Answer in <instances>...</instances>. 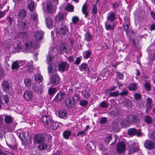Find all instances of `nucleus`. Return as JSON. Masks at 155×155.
Listing matches in <instances>:
<instances>
[{
    "label": "nucleus",
    "instance_id": "44",
    "mask_svg": "<svg viewBox=\"0 0 155 155\" xmlns=\"http://www.w3.org/2000/svg\"><path fill=\"white\" fill-rule=\"evenodd\" d=\"M53 59L54 58L52 56H51L49 54H48V56L47 60L48 63L49 65L51 64V63L53 61Z\"/></svg>",
    "mask_w": 155,
    "mask_h": 155
},
{
    "label": "nucleus",
    "instance_id": "56",
    "mask_svg": "<svg viewBox=\"0 0 155 155\" xmlns=\"http://www.w3.org/2000/svg\"><path fill=\"white\" fill-rule=\"evenodd\" d=\"M119 2H115L113 4V7L114 10L115 11L119 8Z\"/></svg>",
    "mask_w": 155,
    "mask_h": 155
},
{
    "label": "nucleus",
    "instance_id": "59",
    "mask_svg": "<svg viewBox=\"0 0 155 155\" xmlns=\"http://www.w3.org/2000/svg\"><path fill=\"white\" fill-rule=\"evenodd\" d=\"M88 103V102L87 101L83 100L80 101L79 104L81 106H86L87 105Z\"/></svg>",
    "mask_w": 155,
    "mask_h": 155
},
{
    "label": "nucleus",
    "instance_id": "50",
    "mask_svg": "<svg viewBox=\"0 0 155 155\" xmlns=\"http://www.w3.org/2000/svg\"><path fill=\"white\" fill-rule=\"evenodd\" d=\"M30 18L33 21H37L38 19V15L36 13H32L31 14L30 16Z\"/></svg>",
    "mask_w": 155,
    "mask_h": 155
},
{
    "label": "nucleus",
    "instance_id": "40",
    "mask_svg": "<svg viewBox=\"0 0 155 155\" xmlns=\"http://www.w3.org/2000/svg\"><path fill=\"white\" fill-rule=\"evenodd\" d=\"M144 120L145 121L147 124L151 123L153 121L152 119L150 116L148 115L145 116L144 117Z\"/></svg>",
    "mask_w": 155,
    "mask_h": 155
},
{
    "label": "nucleus",
    "instance_id": "28",
    "mask_svg": "<svg viewBox=\"0 0 155 155\" xmlns=\"http://www.w3.org/2000/svg\"><path fill=\"white\" fill-rule=\"evenodd\" d=\"M112 129L114 132H118L120 129L119 124L115 122L114 123L112 124Z\"/></svg>",
    "mask_w": 155,
    "mask_h": 155
},
{
    "label": "nucleus",
    "instance_id": "41",
    "mask_svg": "<svg viewBox=\"0 0 155 155\" xmlns=\"http://www.w3.org/2000/svg\"><path fill=\"white\" fill-rule=\"evenodd\" d=\"M38 146V149L40 150H43L46 149L48 147L47 143H42Z\"/></svg>",
    "mask_w": 155,
    "mask_h": 155
},
{
    "label": "nucleus",
    "instance_id": "20",
    "mask_svg": "<svg viewBox=\"0 0 155 155\" xmlns=\"http://www.w3.org/2000/svg\"><path fill=\"white\" fill-rule=\"evenodd\" d=\"M24 48L26 50L31 49L32 47L33 44L31 41H28L25 42Z\"/></svg>",
    "mask_w": 155,
    "mask_h": 155
},
{
    "label": "nucleus",
    "instance_id": "1",
    "mask_svg": "<svg viewBox=\"0 0 155 155\" xmlns=\"http://www.w3.org/2000/svg\"><path fill=\"white\" fill-rule=\"evenodd\" d=\"M126 120L123 121L125 126H127L131 124H134L137 121V116L135 115H130L126 118Z\"/></svg>",
    "mask_w": 155,
    "mask_h": 155
},
{
    "label": "nucleus",
    "instance_id": "51",
    "mask_svg": "<svg viewBox=\"0 0 155 155\" xmlns=\"http://www.w3.org/2000/svg\"><path fill=\"white\" fill-rule=\"evenodd\" d=\"M100 106L101 107L103 108H107L109 106L107 104L105 101H104L101 102L100 104Z\"/></svg>",
    "mask_w": 155,
    "mask_h": 155
},
{
    "label": "nucleus",
    "instance_id": "11",
    "mask_svg": "<svg viewBox=\"0 0 155 155\" xmlns=\"http://www.w3.org/2000/svg\"><path fill=\"white\" fill-rule=\"evenodd\" d=\"M23 97L24 98L28 101H31L33 98L32 93L29 91H25L23 94Z\"/></svg>",
    "mask_w": 155,
    "mask_h": 155
},
{
    "label": "nucleus",
    "instance_id": "62",
    "mask_svg": "<svg viewBox=\"0 0 155 155\" xmlns=\"http://www.w3.org/2000/svg\"><path fill=\"white\" fill-rule=\"evenodd\" d=\"M26 70L29 72H31L33 71V67L31 65L28 64L26 67Z\"/></svg>",
    "mask_w": 155,
    "mask_h": 155
},
{
    "label": "nucleus",
    "instance_id": "48",
    "mask_svg": "<svg viewBox=\"0 0 155 155\" xmlns=\"http://www.w3.org/2000/svg\"><path fill=\"white\" fill-rule=\"evenodd\" d=\"M124 105L128 108L131 107L132 106L131 101L129 100L126 101L124 103Z\"/></svg>",
    "mask_w": 155,
    "mask_h": 155
},
{
    "label": "nucleus",
    "instance_id": "46",
    "mask_svg": "<svg viewBox=\"0 0 155 155\" xmlns=\"http://www.w3.org/2000/svg\"><path fill=\"white\" fill-rule=\"evenodd\" d=\"M18 62V61H15L12 64V70L17 69L18 68L19 65Z\"/></svg>",
    "mask_w": 155,
    "mask_h": 155
},
{
    "label": "nucleus",
    "instance_id": "37",
    "mask_svg": "<svg viewBox=\"0 0 155 155\" xmlns=\"http://www.w3.org/2000/svg\"><path fill=\"white\" fill-rule=\"evenodd\" d=\"M87 7L86 3L84 4L82 7V12L85 15V17H87L88 15L87 12Z\"/></svg>",
    "mask_w": 155,
    "mask_h": 155
},
{
    "label": "nucleus",
    "instance_id": "9",
    "mask_svg": "<svg viewBox=\"0 0 155 155\" xmlns=\"http://www.w3.org/2000/svg\"><path fill=\"white\" fill-rule=\"evenodd\" d=\"M69 67V64L66 62H61L58 64V70L64 71H67Z\"/></svg>",
    "mask_w": 155,
    "mask_h": 155
},
{
    "label": "nucleus",
    "instance_id": "12",
    "mask_svg": "<svg viewBox=\"0 0 155 155\" xmlns=\"http://www.w3.org/2000/svg\"><path fill=\"white\" fill-rule=\"evenodd\" d=\"M60 82V79L59 76L57 75H53L50 78V82L53 85L58 84Z\"/></svg>",
    "mask_w": 155,
    "mask_h": 155
},
{
    "label": "nucleus",
    "instance_id": "22",
    "mask_svg": "<svg viewBox=\"0 0 155 155\" xmlns=\"http://www.w3.org/2000/svg\"><path fill=\"white\" fill-rule=\"evenodd\" d=\"M48 72L50 75L56 72V68L55 65H50L48 67Z\"/></svg>",
    "mask_w": 155,
    "mask_h": 155
},
{
    "label": "nucleus",
    "instance_id": "32",
    "mask_svg": "<svg viewBox=\"0 0 155 155\" xmlns=\"http://www.w3.org/2000/svg\"><path fill=\"white\" fill-rule=\"evenodd\" d=\"M0 100L2 104H3L2 101H5V104L7 103L9 101V97L8 96L7 94H5L4 95H2V96L1 98L0 99Z\"/></svg>",
    "mask_w": 155,
    "mask_h": 155
},
{
    "label": "nucleus",
    "instance_id": "42",
    "mask_svg": "<svg viewBox=\"0 0 155 155\" xmlns=\"http://www.w3.org/2000/svg\"><path fill=\"white\" fill-rule=\"evenodd\" d=\"M74 8V6L69 3H68L67 5L65 7V8L67 11L70 12L73 11Z\"/></svg>",
    "mask_w": 155,
    "mask_h": 155
},
{
    "label": "nucleus",
    "instance_id": "55",
    "mask_svg": "<svg viewBox=\"0 0 155 155\" xmlns=\"http://www.w3.org/2000/svg\"><path fill=\"white\" fill-rule=\"evenodd\" d=\"M144 87L147 91H150L151 86L149 83L148 82L146 83L144 85Z\"/></svg>",
    "mask_w": 155,
    "mask_h": 155
},
{
    "label": "nucleus",
    "instance_id": "30",
    "mask_svg": "<svg viewBox=\"0 0 155 155\" xmlns=\"http://www.w3.org/2000/svg\"><path fill=\"white\" fill-rule=\"evenodd\" d=\"M50 127L51 129L53 130H56L59 126L58 123L56 122H52L50 123Z\"/></svg>",
    "mask_w": 155,
    "mask_h": 155
},
{
    "label": "nucleus",
    "instance_id": "49",
    "mask_svg": "<svg viewBox=\"0 0 155 155\" xmlns=\"http://www.w3.org/2000/svg\"><path fill=\"white\" fill-rule=\"evenodd\" d=\"M6 130L10 132H12L15 129V127L13 126L7 125L5 128Z\"/></svg>",
    "mask_w": 155,
    "mask_h": 155
},
{
    "label": "nucleus",
    "instance_id": "33",
    "mask_svg": "<svg viewBox=\"0 0 155 155\" xmlns=\"http://www.w3.org/2000/svg\"><path fill=\"white\" fill-rule=\"evenodd\" d=\"M45 20L47 27L49 28H50L53 24V20L49 18H46Z\"/></svg>",
    "mask_w": 155,
    "mask_h": 155
},
{
    "label": "nucleus",
    "instance_id": "24",
    "mask_svg": "<svg viewBox=\"0 0 155 155\" xmlns=\"http://www.w3.org/2000/svg\"><path fill=\"white\" fill-rule=\"evenodd\" d=\"M43 36V33L41 31H37L35 32V37L37 40L41 39Z\"/></svg>",
    "mask_w": 155,
    "mask_h": 155
},
{
    "label": "nucleus",
    "instance_id": "4",
    "mask_svg": "<svg viewBox=\"0 0 155 155\" xmlns=\"http://www.w3.org/2000/svg\"><path fill=\"white\" fill-rule=\"evenodd\" d=\"M33 140L34 143L39 144L45 141V138L43 135L38 134L35 135Z\"/></svg>",
    "mask_w": 155,
    "mask_h": 155
},
{
    "label": "nucleus",
    "instance_id": "29",
    "mask_svg": "<svg viewBox=\"0 0 155 155\" xmlns=\"http://www.w3.org/2000/svg\"><path fill=\"white\" fill-rule=\"evenodd\" d=\"M19 37L23 41H25L27 38L28 35L26 32H20L19 34Z\"/></svg>",
    "mask_w": 155,
    "mask_h": 155
},
{
    "label": "nucleus",
    "instance_id": "14",
    "mask_svg": "<svg viewBox=\"0 0 155 155\" xmlns=\"http://www.w3.org/2000/svg\"><path fill=\"white\" fill-rule=\"evenodd\" d=\"M32 88L34 92L40 94L43 91V87L39 84H34L32 86Z\"/></svg>",
    "mask_w": 155,
    "mask_h": 155
},
{
    "label": "nucleus",
    "instance_id": "21",
    "mask_svg": "<svg viewBox=\"0 0 155 155\" xmlns=\"http://www.w3.org/2000/svg\"><path fill=\"white\" fill-rule=\"evenodd\" d=\"M64 15L61 13H59L55 17V19L56 22H58L59 24L60 21L63 20L64 18Z\"/></svg>",
    "mask_w": 155,
    "mask_h": 155
},
{
    "label": "nucleus",
    "instance_id": "39",
    "mask_svg": "<svg viewBox=\"0 0 155 155\" xmlns=\"http://www.w3.org/2000/svg\"><path fill=\"white\" fill-rule=\"evenodd\" d=\"M67 115V113H66V111L63 110H61L58 111V117L61 118H63Z\"/></svg>",
    "mask_w": 155,
    "mask_h": 155
},
{
    "label": "nucleus",
    "instance_id": "53",
    "mask_svg": "<svg viewBox=\"0 0 155 155\" xmlns=\"http://www.w3.org/2000/svg\"><path fill=\"white\" fill-rule=\"evenodd\" d=\"M5 132L3 130H0V140H2L5 138Z\"/></svg>",
    "mask_w": 155,
    "mask_h": 155
},
{
    "label": "nucleus",
    "instance_id": "25",
    "mask_svg": "<svg viewBox=\"0 0 155 155\" xmlns=\"http://www.w3.org/2000/svg\"><path fill=\"white\" fill-rule=\"evenodd\" d=\"M28 7L30 11L33 12L35 8L34 1L32 0L29 1L28 4Z\"/></svg>",
    "mask_w": 155,
    "mask_h": 155
},
{
    "label": "nucleus",
    "instance_id": "6",
    "mask_svg": "<svg viewBox=\"0 0 155 155\" xmlns=\"http://www.w3.org/2000/svg\"><path fill=\"white\" fill-rule=\"evenodd\" d=\"M41 120L44 124L45 126L47 128H48V124L51 122V117L49 115L43 116L41 118Z\"/></svg>",
    "mask_w": 155,
    "mask_h": 155
},
{
    "label": "nucleus",
    "instance_id": "45",
    "mask_svg": "<svg viewBox=\"0 0 155 155\" xmlns=\"http://www.w3.org/2000/svg\"><path fill=\"white\" fill-rule=\"evenodd\" d=\"M25 84L27 87L31 86V79L30 78H25L24 80Z\"/></svg>",
    "mask_w": 155,
    "mask_h": 155
},
{
    "label": "nucleus",
    "instance_id": "23",
    "mask_svg": "<svg viewBox=\"0 0 155 155\" xmlns=\"http://www.w3.org/2000/svg\"><path fill=\"white\" fill-rule=\"evenodd\" d=\"M59 32L60 33L63 35H65L68 32V30L66 27V26L64 25H62L59 28Z\"/></svg>",
    "mask_w": 155,
    "mask_h": 155
},
{
    "label": "nucleus",
    "instance_id": "13",
    "mask_svg": "<svg viewBox=\"0 0 155 155\" xmlns=\"http://www.w3.org/2000/svg\"><path fill=\"white\" fill-rule=\"evenodd\" d=\"M73 100L74 98L73 97L67 98L65 101L66 107L69 108H71L73 107L74 106Z\"/></svg>",
    "mask_w": 155,
    "mask_h": 155
},
{
    "label": "nucleus",
    "instance_id": "26",
    "mask_svg": "<svg viewBox=\"0 0 155 155\" xmlns=\"http://www.w3.org/2000/svg\"><path fill=\"white\" fill-rule=\"evenodd\" d=\"M115 16L114 13L111 12L108 13L107 17V20L111 21H113L115 20Z\"/></svg>",
    "mask_w": 155,
    "mask_h": 155
},
{
    "label": "nucleus",
    "instance_id": "52",
    "mask_svg": "<svg viewBox=\"0 0 155 155\" xmlns=\"http://www.w3.org/2000/svg\"><path fill=\"white\" fill-rule=\"evenodd\" d=\"M87 67V64L83 63L81 64L79 67V69L81 71H85Z\"/></svg>",
    "mask_w": 155,
    "mask_h": 155
},
{
    "label": "nucleus",
    "instance_id": "58",
    "mask_svg": "<svg viewBox=\"0 0 155 155\" xmlns=\"http://www.w3.org/2000/svg\"><path fill=\"white\" fill-rule=\"evenodd\" d=\"M134 97L135 99L138 100L141 98V95L140 94L136 93L134 94Z\"/></svg>",
    "mask_w": 155,
    "mask_h": 155
},
{
    "label": "nucleus",
    "instance_id": "57",
    "mask_svg": "<svg viewBox=\"0 0 155 155\" xmlns=\"http://www.w3.org/2000/svg\"><path fill=\"white\" fill-rule=\"evenodd\" d=\"M97 6L96 5H94L91 11V12L92 14L95 15L97 13Z\"/></svg>",
    "mask_w": 155,
    "mask_h": 155
},
{
    "label": "nucleus",
    "instance_id": "47",
    "mask_svg": "<svg viewBox=\"0 0 155 155\" xmlns=\"http://www.w3.org/2000/svg\"><path fill=\"white\" fill-rule=\"evenodd\" d=\"M5 121L6 124H10L12 122V119L11 117L7 116L5 117Z\"/></svg>",
    "mask_w": 155,
    "mask_h": 155
},
{
    "label": "nucleus",
    "instance_id": "17",
    "mask_svg": "<svg viewBox=\"0 0 155 155\" xmlns=\"http://www.w3.org/2000/svg\"><path fill=\"white\" fill-rule=\"evenodd\" d=\"M66 97L65 94L63 92L61 91L58 93L55 96L54 100L56 101H61Z\"/></svg>",
    "mask_w": 155,
    "mask_h": 155
},
{
    "label": "nucleus",
    "instance_id": "16",
    "mask_svg": "<svg viewBox=\"0 0 155 155\" xmlns=\"http://www.w3.org/2000/svg\"><path fill=\"white\" fill-rule=\"evenodd\" d=\"M153 103V100L150 98H148L146 99V112H148L150 111L152 108L151 104Z\"/></svg>",
    "mask_w": 155,
    "mask_h": 155
},
{
    "label": "nucleus",
    "instance_id": "64",
    "mask_svg": "<svg viewBox=\"0 0 155 155\" xmlns=\"http://www.w3.org/2000/svg\"><path fill=\"white\" fill-rule=\"evenodd\" d=\"M151 138L155 141V130H153L151 133Z\"/></svg>",
    "mask_w": 155,
    "mask_h": 155
},
{
    "label": "nucleus",
    "instance_id": "38",
    "mask_svg": "<svg viewBox=\"0 0 155 155\" xmlns=\"http://www.w3.org/2000/svg\"><path fill=\"white\" fill-rule=\"evenodd\" d=\"M22 48L21 43L19 41H17L16 42V45L15 46V51L17 52H18Z\"/></svg>",
    "mask_w": 155,
    "mask_h": 155
},
{
    "label": "nucleus",
    "instance_id": "31",
    "mask_svg": "<svg viewBox=\"0 0 155 155\" xmlns=\"http://www.w3.org/2000/svg\"><path fill=\"white\" fill-rule=\"evenodd\" d=\"M26 15V11L24 9H22L19 12L18 16L20 18H24Z\"/></svg>",
    "mask_w": 155,
    "mask_h": 155
},
{
    "label": "nucleus",
    "instance_id": "61",
    "mask_svg": "<svg viewBox=\"0 0 155 155\" xmlns=\"http://www.w3.org/2000/svg\"><path fill=\"white\" fill-rule=\"evenodd\" d=\"M83 96L85 98H87L90 97V95L87 91H85L82 93Z\"/></svg>",
    "mask_w": 155,
    "mask_h": 155
},
{
    "label": "nucleus",
    "instance_id": "43",
    "mask_svg": "<svg viewBox=\"0 0 155 155\" xmlns=\"http://www.w3.org/2000/svg\"><path fill=\"white\" fill-rule=\"evenodd\" d=\"M71 135V132L68 130L65 131L63 133V136L66 139H68Z\"/></svg>",
    "mask_w": 155,
    "mask_h": 155
},
{
    "label": "nucleus",
    "instance_id": "3",
    "mask_svg": "<svg viewBox=\"0 0 155 155\" xmlns=\"http://www.w3.org/2000/svg\"><path fill=\"white\" fill-rule=\"evenodd\" d=\"M126 144L124 142H118L116 146L117 151L119 153H123L126 150Z\"/></svg>",
    "mask_w": 155,
    "mask_h": 155
},
{
    "label": "nucleus",
    "instance_id": "5",
    "mask_svg": "<svg viewBox=\"0 0 155 155\" xmlns=\"http://www.w3.org/2000/svg\"><path fill=\"white\" fill-rule=\"evenodd\" d=\"M144 145L145 147L149 150H153L155 148V143L150 140H146Z\"/></svg>",
    "mask_w": 155,
    "mask_h": 155
},
{
    "label": "nucleus",
    "instance_id": "60",
    "mask_svg": "<svg viewBox=\"0 0 155 155\" xmlns=\"http://www.w3.org/2000/svg\"><path fill=\"white\" fill-rule=\"evenodd\" d=\"M79 20V18L77 16H74L72 18V23L75 24H76Z\"/></svg>",
    "mask_w": 155,
    "mask_h": 155
},
{
    "label": "nucleus",
    "instance_id": "27",
    "mask_svg": "<svg viewBox=\"0 0 155 155\" xmlns=\"http://www.w3.org/2000/svg\"><path fill=\"white\" fill-rule=\"evenodd\" d=\"M93 38L92 35L89 32H87L84 35V40L88 42L91 41Z\"/></svg>",
    "mask_w": 155,
    "mask_h": 155
},
{
    "label": "nucleus",
    "instance_id": "8",
    "mask_svg": "<svg viewBox=\"0 0 155 155\" xmlns=\"http://www.w3.org/2000/svg\"><path fill=\"white\" fill-rule=\"evenodd\" d=\"M112 135L111 134H108L107 135L104 139V142L108 144L110 141L113 139H114V140L113 142L111 143V145H112L115 143L117 140V138L115 135H114V137H112Z\"/></svg>",
    "mask_w": 155,
    "mask_h": 155
},
{
    "label": "nucleus",
    "instance_id": "34",
    "mask_svg": "<svg viewBox=\"0 0 155 155\" xmlns=\"http://www.w3.org/2000/svg\"><path fill=\"white\" fill-rule=\"evenodd\" d=\"M108 74L109 72H108V69L106 68H104L103 70L101 71L100 75L103 77H106L108 75Z\"/></svg>",
    "mask_w": 155,
    "mask_h": 155
},
{
    "label": "nucleus",
    "instance_id": "63",
    "mask_svg": "<svg viewBox=\"0 0 155 155\" xmlns=\"http://www.w3.org/2000/svg\"><path fill=\"white\" fill-rule=\"evenodd\" d=\"M18 25L23 29L25 27L26 23L24 21H20L18 22Z\"/></svg>",
    "mask_w": 155,
    "mask_h": 155
},
{
    "label": "nucleus",
    "instance_id": "18",
    "mask_svg": "<svg viewBox=\"0 0 155 155\" xmlns=\"http://www.w3.org/2000/svg\"><path fill=\"white\" fill-rule=\"evenodd\" d=\"M29 134V133L27 131V132H23L19 135V137L20 138L25 144L27 143V140L26 138V135L27 134V136H28Z\"/></svg>",
    "mask_w": 155,
    "mask_h": 155
},
{
    "label": "nucleus",
    "instance_id": "35",
    "mask_svg": "<svg viewBox=\"0 0 155 155\" xmlns=\"http://www.w3.org/2000/svg\"><path fill=\"white\" fill-rule=\"evenodd\" d=\"M35 80L37 82H41L43 80L42 76L40 74H36L35 76Z\"/></svg>",
    "mask_w": 155,
    "mask_h": 155
},
{
    "label": "nucleus",
    "instance_id": "19",
    "mask_svg": "<svg viewBox=\"0 0 155 155\" xmlns=\"http://www.w3.org/2000/svg\"><path fill=\"white\" fill-rule=\"evenodd\" d=\"M2 86L4 91L7 93L10 88V84L8 82L5 81H4L2 83Z\"/></svg>",
    "mask_w": 155,
    "mask_h": 155
},
{
    "label": "nucleus",
    "instance_id": "15",
    "mask_svg": "<svg viewBox=\"0 0 155 155\" xmlns=\"http://www.w3.org/2000/svg\"><path fill=\"white\" fill-rule=\"evenodd\" d=\"M135 144V143H132L128 147V150L130 154H131L139 150V148L137 147L134 146Z\"/></svg>",
    "mask_w": 155,
    "mask_h": 155
},
{
    "label": "nucleus",
    "instance_id": "54",
    "mask_svg": "<svg viewBox=\"0 0 155 155\" xmlns=\"http://www.w3.org/2000/svg\"><path fill=\"white\" fill-rule=\"evenodd\" d=\"M109 93V94L110 96L115 97L119 95L118 92L117 91L112 92H110V93Z\"/></svg>",
    "mask_w": 155,
    "mask_h": 155
},
{
    "label": "nucleus",
    "instance_id": "7",
    "mask_svg": "<svg viewBox=\"0 0 155 155\" xmlns=\"http://www.w3.org/2000/svg\"><path fill=\"white\" fill-rule=\"evenodd\" d=\"M124 22L123 24V28L127 33L128 29L130 26V21L128 17H125L124 18Z\"/></svg>",
    "mask_w": 155,
    "mask_h": 155
},
{
    "label": "nucleus",
    "instance_id": "2",
    "mask_svg": "<svg viewBox=\"0 0 155 155\" xmlns=\"http://www.w3.org/2000/svg\"><path fill=\"white\" fill-rule=\"evenodd\" d=\"M127 134L130 136H133L136 135L138 137L142 136L143 135L140 129H136L135 128H132L129 129L128 130Z\"/></svg>",
    "mask_w": 155,
    "mask_h": 155
},
{
    "label": "nucleus",
    "instance_id": "36",
    "mask_svg": "<svg viewBox=\"0 0 155 155\" xmlns=\"http://www.w3.org/2000/svg\"><path fill=\"white\" fill-rule=\"evenodd\" d=\"M129 89L130 91H134L137 88V84L135 83L130 84L128 86Z\"/></svg>",
    "mask_w": 155,
    "mask_h": 155
},
{
    "label": "nucleus",
    "instance_id": "10",
    "mask_svg": "<svg viewBox=\"0 0 155 155\" xmlns=\"http://www.w3.org/2000/svg\"><path fill=\"white\" fill-rule=\"evenodd\" d=\"M46 8L48 12L50 13H53L55 12L56 8L50 2H48L46 4Z\"/></svg>",
    "mask_w": 155,
    "mask_h": 155
}]
</instances>
